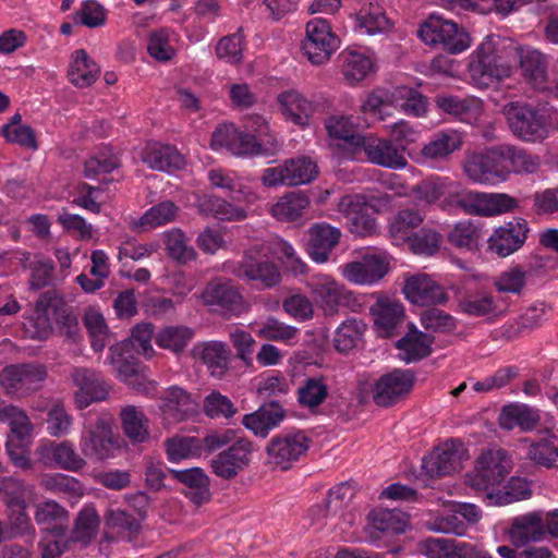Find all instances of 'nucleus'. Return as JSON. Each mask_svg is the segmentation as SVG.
<instances>
[{
	"label": "nucleus",
	"instance_id": "nucleus-1",
	"mask_svg": "<svg viewBox=\"0 0 558 558\" xmlns=\"http://www.w3.org/2000/svg\"><path fill=\"white\" fill-rule=\"evenodd\" d=\"M517 45L499 35H489L472 53L469 72L473 82L486 87L511 75Z\"/></svg>",
	"mask_w": 558,
	"mask_h": 558
},
{
	"label": "nucleus",
	"instance_id": "nucleus-2",
	"mask_svg": "<svg viewBox=\"0 0 558 558\" xmlns=\"http://www.w3.org/2000/svg\"><path fill=\"white\" fill-rule=\"evenodd\" d=\"M504 112L512 133L525 142L545 140L553 125L551 108L547 104L536 106L521 102H510Z\"/></svg>",
	"mask_w": 558,
	"mask_h": 558
},
{
	"label": "nucleus",
	"instance_id": "nucleus-3",
	"mask_svg": "<svg viewBox=\"0 0 558 558\" xmlns=\"http://www.w3.org/2000/svg\"><path fill=\"white\" fill-rule=\"evenodd\" d=\"M511 470V461L505 449L489 448L477 458L474 469L465 474V484L472 489L485 493L495 499L499 485Z\"/></svg>",
	"mask_w": 558,
	"mask_h": 558
},
{
	"label": "nucleus",
	"instance_id": "nucleus-4",
	"mask_svg": "<svg viewBox=\"0 0 558 558\" xmlns=\"http://www.w3.org/2000/svg\"><path fill=\"white\" fill-rule=\"evenodd\" d=\"M122 446L123 439L113 432L112 422L107 416H98L86 424L81 433V453L92 461L114 458Z\"/></svg>",
	"mask_w": 558,
	"mask_h": 558
},
{
	"label": "nucleus",
	"instance_id": "nucleus-5",
	"mask_svg": "<svg viewBox=\"0 0 558 558\" xmlns=\"http://www.w3.org/2000/svg\"><path fill=\"white\" fill-rule=\"evenodd\" d=\"M231 272L262 289L274 288L281 280L277 265L257 246L246 250Z\"/></svg>",
	"mask_w": 558,
	"mask_h": 558
},
{
	"label": "nucleus",
	"instance_id": "nucleus-6",
	"mask_svg": "<svg viewBox=\"0 0 558 558\" xmlns=\"http://www.w3.org/2000/svg\"><path fill=\"white\" fill-rule=\"evenodd\" d=\"M47 376L48 371L44 364H12L0 372V386L11 397L23 398L41 389Z\"/></svg>",
	"mask_w": 558,
	"mask_h": 558
},
{
	"label": "nucleus",
	"instance_id": "nucleus-7",
	"mask_svg": "<svg viewBox=\"0 0 558 558\" xmlns=\"http://www.w3.org/2000/svg\"><path fill=\"white\" fill-rule=\"evenodd\" d=\"M427 45H440L450 53H460L470 47V36L457 23L432 14L418 29Z\"/></svg>",
	"mask_w": 558,
	"mask_h": 558
},
{
	"label": "nucleus",
	"instance_id": "nucleus-8",
	"mask_svg": "<svg viewBox=\"0 0 558 558\" xmlns=\"http://www.w3.org/2000/svg\"><path fill=\"white\" fill-rule=\"evenodd\" d=\"M339 47L340 39L327 20L314 17L306 23L302 50L311 63H326Z\"/></svg>",
	"mask_w": 558,
	"mask_h": 558
},
{
	"label": "nucleus",
	"instance_id": "nucleus-9",
	"mask_svg": "<svg viewBox=\"0 0 558 558\" xmlns=\"http://www.w3.org/2000/svg\"><path fill=\"white\" fill-rule=\"evenodd\" d=\"M456 208L469 215L490 217L513 210L518 202L505 193H480L463 190L460 186Z\"/></svg>",
	"mask_w": 558,
	"mask_h": 558
},
{
	"label": "nucleus",
	"instance_id": "nucleus-10",
	"mask_svg": "<svg viewBox=\"0 0 558 558\" xmlns=\"http://www.w3.org/2000/svg\"><path fill=\"white\" fill-rule=\"evenodd\" d=\"M204 304L226 316H239L245 311V300L231 280L209 281L201 295Z\"/></svg>",
	"mask_w": 558,
	"mask_h": 558
},
{
	"label": "nucleus",
	"instance_id": "nucleus-11",
	"mask_svg": "<svg viewBox=\"0 0 558 558\" xmlns=\"http://www.w3.org/2000/svg\"><path fill=\"white\" fill-rule=\"evenodd\" d=\"M462 136L454 130H442L434 133L428 142L414 150L411 158L423 166L437 167L448 161L454 151L460 150Z\"/></svg>",
	"mask_w": 558,
	"mask_h": 558
},
{
	"label": "nucleus",
	"instance_id": "nucleus-12",
	"mask_svg": "<svg viewBox=\"0 0 558 558\" xmlns=\"http://www.w3.org/2000/svg\"><path fill=\"white\" fill-rule=\"evenodd\" d=\"M414 381L415 376L411 369H393L374 383L372 399L379 407H391L410 393Z\"/></svg>",
	"mask_w": 558,
	"mask_h": 558
},
{
	"label": "nucleus",
	"instance_id": "nucleus-13",
	"mask_svg": "<svg viewBox=\"0 0 558 558\" xmlns=\"http://www.w3.org/2000/svg\"><path fill=\"white\" fill-rule=\"evenodd\" d=\"M311 439L304 432L282 433L271 438L267 446L269 463L288 470L308 450Z\"/></svg>",
	"mask_w": 558,
	"mask_h": 558
},
{
	"label": "nucleus",
	"instance_id": "nucleus-14",
	"mask_svg": "<svg viewBox=\"0 0 558 558\" xmlns=\"http://www.w3.org/2000/svg\"><path fill=\"white\" fill-rule=\"evenodd\" d=\"M308 286L316 303L327 316L337 314L341 307L350 306L355 300L352 292L326 275L312 277Z\"/></svg>",
	"mask_w": 558,
	"mask_h": 558
},
{
	"label": "nucleus",
	"instance_id": "nucleus-15",
	"mask_svg": "<svg viewBox=\"0 0 558 558\" xmlns=\"http://www.w3.org/2000/svg\"><path fill=\"white\" fill-rule=\"evenodd\" d=\"M253 442L239 438L210 461L213 473L223 480H232L251 463Z\"/></svg>",
	"mask_w": 558,
	"mask_h": 558
},
{
	"label": "nucleus",
	"instance_id": "nucleus-16",
	"mask_svg": "<svg viewBox=\"0 0 558 558\" xmlns=\"http://www.w3.org/2000/svg\"><path fill=\"white\" fill-rule=\"evenodd\" d=\"M70 377L76 387L74 400L77 409L83 410L94 402L107 399L110 386L98 372L87 367H75Z\"/></svg>",
	"mask_w": 558,
	"mask_h": 558
},
{
	"label": "nucleus",
	"instance_id": "nucleus-17",
	"mask_svg": "<svg viewBox=\"0 0 558 558\" xmlns=\"http://www.w3.org/2000/svg\"><path fill=\"white\" fill-rule=\"evenodd\" d=\"M389 271V258L385 253L373 252L363 254L359 260L348 263L343 267V276L356 284H373L383 279Z\"/></svg>",
	"mask_w": 558,
	"mask_h": 558
},
{
	"label": "nucleus",
	"instance_id": "nucleus-18",
	"mask_svg": "<svg viewBox=\"0 0 558 558\" xmlns=\"http://www.w3.org/2000/svg\"><path fill=\"white\" fill-rule=\"evenodd\" d=\"M464 456L462 441L449 439L423 459V468L430 476H446L462 468Z\"/></svg>",
	"mask_w": 558,
	"mask_h": 558
},
{
	"label": "nucleus",
	"instance_id": "nucleus-19",
	"mask_svg": "<svg viewBox=\"0 0 558 558\" xmlns=\"http://www.w3.org/2000/svg\"><path fill=\"white\" fill-rule=\"evenodd\" d=\"M529 231L525 219L513 218L494 230L487 240L488 250L499 257H507L523 246Z\"/></svg>",
	"mask_w": 558,
	"mask_h": 558
},
{
	"label": "nucleus",
	"instance_id": "nucleus-20",
	"mask_svg": "<svg viewBox=\"0 0 558 558\" xmlns=\"http://www.w3.org/2000/svg\"><path fill=\"white\" fill-rule=\"evenodd\" d=\"M463 169L468 178L475 183L496 184L508 178V171L496 151L469 155Z\"/></svg>",
	"mask_w": 558,
	"mask_h": 558
},
{
	"label": "nucleus",
	"instance_id": "nucleus-21",
	"mask_svg": "<svg viewBox=\"0 0 558 558\" xmlns=\"http://www.w3.org/2000/svg\"><path fill=\"white\" fill-rule=\"evenodd\" d=\"M360 147L364 149L367 159L374 165L395 170L404 169L408 166L404 156L405 147L391 140L365 136Z\"/></svg>",
	"mask_w": 558,
	"mask_h": 558
},
{
	"label": "nucleus",
	"instance_id": "nucleus-22",
	"mask_svg": "<svg viewBox=\"0 0 558 558\" xmlns=\"http://www.w3.org/2000/svg\"><path fill=\"white\" fill-rule=\"evenodd\" d=\"M543 510L526 512L513 517L506 530L510 543L514 547H525L530 543L544 541Z\"/></svg>",
	"mask_w": 558,
	"mask_h": 558
},
{
	"label": "nucleus",
	"instance_id": "nucleus-23",
	"mask_svg": "<svg viewBox=\"0 0 558 558\" xmlns=\"http://www.w3.org/2000/svg\"><path fill=\"white\" fill-rule=\"evenodd\" d=\"M515 59L519 60L521 75L534 89L547 88L548 59L544 53L530 46H517Z\"/></svg>",
	"mask_w": 558,
	"mask_h": 558
},
{
	"label": "nucleus",
	"instance_id": "nucleus-24",
	"mask_svg": "<svg viewBox=\"0 0 558 558\" xmlns=\"http://www.w3.org/2000/svg\"><path fill=\"white\" fill-rule=\"evenodd\" d=\"M306 251L319 264L326 263L338 245L341 231L326 222H317L307 230Z\"/></svg>",
	"mask_w": 558,
	"mask_h": 558
},
{
	"label": "nucleus",
	"instance_id": "nucleus-25",
	"mask_svg": "<svg viewBox=\"0 0 558 558\" xmlns=\"http://www.w3.org/2000/svg\"><path fill=\"white\" fill-rule=\"evenodd\" d=\"M403 293L411 303L422 306L442 304L448 300L445 289L427 275L410 277L404 283Z\"/></svg>",
	"mask_w": 558,
	"mask_h": 558
},
{
	"label": "nucleus",
	"instance_id": "nucleus-26",
	"mask_svg": "<svg viewBox=\"0 0 558 558\" xmlns=\"http://www.w3.org/2000/svg\"><path fill=\"white\" fill-rule=\"evenodd\" d=\"M110 363L113 365L118 377L130 386L141 389L144 385L145 376L143 375L144 366L128 349V343H117L111 345Z\"/></svg>",
	"mask_w": 558,
	"mask_h": 558
},
{
	"label": "nucleus",
	"instance_id": "nucleus-27",
	"mask_svg": "<svg viewBox=\"0 0 558 558\" xmlns=\"http://www.w3.org/2000/svg\"><path fill=\"white\" fill-rule=\"evenodd\" d=\"M461 184L449 178H435L423 181L414 191L416 197L427 204H434L442 199L444 209H454V201L458 198Z\"/></svg>",
	"mask_w": 558,
	"mask_h": 558
},
{
	"label": "nucleus",
	"instance_id": "nucleus-28",
	"mask_svg": "<svg viewBox=\"0 0 558 558\" xmlns=\"http://www.w3.org/2000/svg\"><path fill=\"white\" fill-rule=\"evenodd\" d=\"M159 410L166 422L175 424L196 413V403L191 395L180 387H170L160 398Z\"/></svg>",
	"mask_w": 558,
	"mask_h": 558
},
{
	"label": "nucleus",
	"instance_id": "nucleus-29",
	"mask_svg": "<svg viewBox=\"0 0 558 558\" xmlns=\"http://www.w3.org/2000/svg\"><path fill=\"white\" fill-rule=\"evenodd\" d=\"M40 460L45 464L56 463L63 470L77 472L85 468L86 460L81 457L72 442H50L38 448Z\"/></svg>",
	"mask_w": 558,
	"mask_h": 558
},
{
	"label": "nucleus",
	"instance_id": "nucleus-30",
	"mask_svg": "<svg viewBox=\"0 0 558 558\" xmlns=\"http://www.w3.org/2000/svg\"><path fill=\"white\" fill-rule=\"evenodd\" d=\"M141 157L149 168L159 171L178 170L185 163L184 157L174 146L157 142L148 143L143 148Z\"/></svg>",
	"mask_w": 558,
	"mask_h": 558
},
{
	"label": "nucleus",
	"instance_id": "nucleus-31",
	"mask_svg": "<svg viewBox=\"0 0 558 558\" xmlns=\"http://www.w3.org/2000/svg\"><path fill=\"white\" fill-rule=\"evenodd\" d=\"M192 354L207 366L213 377L221 378L228 371L230 351L223 342H199L194 345Z\"/></svg>",
	"mask_w": 558,
	"mask_h": 558
},
{
	"label": "nucleus",
	"instance_id": "nucleus-32",
	"mask_svg": "<svg viewBox=\"0 0 558 558\" xmlns=\"http://www.w3.org/2000/svg\"><path fill=\"white\" fill-rule=\"evenodd\" d=\"M376 327L384 337H391L404 317L403 305L387 296H379L369 307Z\"/></svg>",
	"mask_w": 558,
	"mask_h": 558
},
{
	"label": "nucleus",
	"instance_id": "nucleus-33",
	"mask_svg": "<svg viewBox=\"0 0 558 558\" xmlns=\"http://www.w3.org/2000/svg\"><path fill=\"white\" fill-rule=\"evenodd\" d=\"M283 418L282 408L277 402H269L255 412L245 414L242 424L255 435L266 437Z\"/></svg>",
	"mask_w": 558,
	"mask_h": 558
},
{
	"label": "nucleus",
	"instance_id": "nucleus-34",
	"mask_svg": "<svg viewBox=\"0 0 558 558\" xmlns=\"http://www.w3.org/2000/svg\"><path fill=\"white\" fill-rule=\"evenodd\" d=\"M100 75L99 65L84 49L75 50L68 70L69 81L80 88L89 87Z\"/></svg>",
	"mask_w": 558,
	"mask_h": 558
},
{
	"label": "nucleus",
	"instance_id": "nucleus-35",
	"mask_svg": "<svg viewBox=\"0 0 558 558\" xmlns=\"http://www.w3.org/2000/svg\"><path fill=\"white\" fill-rule=\"evenodd\" d=\"M539 420L541 416L536 410L519 403L505 405L499 414V425L508 430L517 426L523 430H531L538 425Z\"/></svg>",
	"mask_w": 558,
	"mask_h": 558
},
{
	"label": "nucleus",
	"instance_id": "nucleus-36",
	"mask_svg": "<svg viewBox=\"0 0 558 558\" xmlns=\"http://www.w3.org/2000/svg\"><path fill=\"white\" fill-rule=\"evenodd\" d=\"M124 435L133 445L143 444L150 438L149 422L145 413L135 405H126L120 412Z\"/></svg>",
	"mask_w": 558,
	"mask_h": 558
},
{
	"label": "nucleus",
	"instance_id": "nucleus-37",
	"mask_svg": "<svg viewBox=\"0 0 558 558\" xmlns=\"http://www.w3.org/2000/svg\"><path fill=\"white\" fill-rule=\"evenodd\" d=\"M367 325L357 318H349L343 322L336 330L333 343L340 353H348L357 349L363 343V336Z\"/></svg>",
	"mask_w": 558,
	"mask_h": 558
},
{
	"label": "nucleus",
	"instance_id": "nucleus-38",
	"mask_svg": "<svg viewBox=\"0 0 558 558\" xmlns=\"http://www.w3.org/2000/svg\"><path fill=\"white\" fill-rule=\"evenodd\" d=\"M198 209L201 214L213 216L219 220L239 221L246 218V213L243 208L234 206L215 195H204L198 198Z\"/></svg>",
	"mask_w": 558,
	"mask_h": 558
},
{
	"label": "nucleus",
	"instance_id": "nucleus-39",
	"mask_svg": "<svg viewBox=\"0 0 558 558\" xmlns=\"http://www.w3.org/2000/svg\"><path fill=\"white\" fill-rule=\"evenodd\" d=\"M310 197L304 192H290L271 207V214L280 221H295L310 206Z\"/></svg>",
	"mask_w": 558,
	"mask_h": 558
},
{
	"label": "nucleus",
	"instance_id": "nucleus-40",
	"mask_svg": "<svg viewBox=\"0 0 558 558\" xmlns=\"http://www.w3.org/2000/svg\"><path fill=\"white\" fill-rule=\"evenodd\" d=\"M163 243L168 256L178 264L185 265L197 257V253L190 244L189 238L179 228L163 232Z\"/></svg>",
	"mask_w": 558,
	"mask_h": 558
},
{
	"label": "nucleus",
	"instance_id": "nucleus-41",
	"mask_svg": "<svg viewBox=\"0 0 558 558\" xmlns=\"http://www.w3.org/2000/svg\"><path fill=\"white\" fill-rule=\"evenodd\" d=\"M283 114L298 125H306L312 113V104L296 90H287L278 96Z\"/></svg>",
	"mask_w": 558,
	"mask_h": 558
},
{
	"label": "nucleus",
	"instance_id": "nucleus-42",
	"mask_svg": "<svg viewBox=\"0 0 558 558\" xmlns=\"http://www.w3.org/2000/svg\"><path fill=\"white\" fill-rule=\"evenodd\" d=\"M425 548L430 558H470L472 553V544L441 537L426 539Z\"/></svg>",
	"mask_w": 558,
	"mask_h": 558
},
{
	"label": "nucleus",
	"instance_id": "nucleus-43",
	"mask_svg": "<svg viewBox=\"0 0 558 558\" xmlns=\"http://www.w3.org/2000/svg\"><path fill=\"white\" fill-rule=\"evenodd\" d=\"M373 529L389 534L403 533L408 526V515L396 509H375L368 514Z\"/></svg>",
	"mask_w": 558,
	"mask_h": 558
},
{
	"label": "nucleus",
	"instance_id": "nucleus-44",
	"mask_svg": "<svg viewBox=\"0 0 558 558\" xmlns=\"http://www.w3.org/2000/svg\"><path fill=\"white\" fill-rule=\"evenodd\" d=\"M99 523L100 520L96 509L92 506L84 507L77 513L71 539L83 545L92 543L97 536Z\"/></svg>",
	"mask_w": 558,
	"mask_h": 558
},
{
	"label": "nucleus",
	"instance_id": "nucleus-45",
	"mask_svg": "<svg viewBox=\"0 0 558 558\" xmlns=\"http://www.w3.org/2000/svg\"><path fill=\"white\" fill-rule=\"evenodd\" d=\"M208 179L213 186L225 190L235 201L252 202L255 199V194L248 186L244 185L234 175L226 173L220 169L210 170Z\"/></svg>",
	"mask_w": 558,
	"mask_h": 558
},
{
	"label": "nucleus",
	"instance_id": "nucleus-46",
	"mask_svg": "<svg viewBox=\"0 0 558 558\" xmlns=\"http://www.w3.org/2000/svg\"><path fill=\"white\" fill-rule=\"evenodd\" d=\"M287 169L289 186L306 184L316 179L317 165L307 156H298L283 161Z\"/></svg>",
	"mask_w": 558,
	"mask_h": 558
},
{
	"label": "nucleus",
	"instance_id": "nucleus-47",
	"mask_svg": "<svg viewBox=\"0 0 558 558\" xmlns=\"http://www.w3.org/2000/svg\"><path fill=\"white\" fill-rule=\"evenodd\" d=\"M255 332L265 340L284 342L291 345L299 335V329L275 317H268L265 322L256 325Z\"/></svg>",
	"mask_w": 558,
	"mask_h": 558
},
{
	"label": "nucleus",
	"instance_id": "nucleus-48",
	"mask_svg": "<svg viewBox=\"0 0 558 558\" xmlns=\"http://www.w3.org/2000/svg\"><path fill=\"white\" fill-rule=\"evenodd\" d=\"M59 302L60 298L54 289L47 290L39 295L36 301L37 319L35 322H31L37 330L32 335V337L43 340L49 336L51 327L46 313L51 307L56 308Z\"/></svg>",
	"mask_w": 558,
	"mask_h": 558
},
{
	"label": "nucleus",
	"instance_id": "nucleus-49",
	"mask_svg": "<svg viewBox=\"0 0 558 558\" xmlns=\"http://www.w3.org/2000/svg\"><path fill=\"white\" fill-rule=\"evenodd\" d=\"M328 397V386L324 377H311L304 380L298 389V401L301 407L313 410L325 402Z\"/></svg>",
	"mask_w": 558,
	"mask_h": 558
},
{
	"label": "nucleus",
	"instance_id": "nucleus-50",
	"mask_svg": "<svg viewBox=\"0 0 558 558\" xmlns=\"http://www.w3.org/2000/svg\"><path fill=\"white\" fill-rule=\"evenodd\" d=\"M433 341V336L424 332H416L400 339L397 342V348L403 351V360L410 363L420 361L429 355Z\"/></svg>",
	"mask_w": 558,
	"mask_h": 558
},
{
	"label": "nucleus",
	"instance_id": "nucleus-51",
	"mask_svg": "<svg viewBox=\"0 0 558 558\" xmlns=\"http://www.w3.org/2000/svg\"><path fill=\"white\" fill-rule=\"evenodd\" d=\"M499 156L510 162L515 173H534L541 166L538 156L511 145L501 146Z\"/></svg>",
	"mask_w": 558,
	"mask_h": 558
},
{
	"label": "nucleus",
	"instance_id": "nucleus-52",
	"mask_svg": "<svg viewBox=\"0 0 558 558\" xmlns=\"http://www.w3.org/2000/svg\"><path fill=\"white\" fill-rule=\"evenodd\" d=\"M326 130L330 137L344 141L351 146L360 147L365 136L361 135L351 118L332 116L326 120Z\"/></svg>",
	"mask_w": 558,
	"mask_h": 558
},
{
	"label": "nucleus",
	"instance_id": "nucleus-53",
	"mask_svg": "<svg viewBox=\"0 0 558 558\" xmlns=\"http://www.w3.org/2000/svg\"><path fill=\"white\" fill-rule=\"evenodd\" d=\"M194 336L193 329L185 326H169L161 329L156 336V343L174 353L182 352Z\"/></svg>",
	"mask_w": 558,
	"mask_h": 558
},
{
	"label": "nucleus",
	"instance_id": "nucleus-54",
	"mask_svg": "<svg viewBox=\"0 0 558 558\" xmlns=\"http://www.w3.org/2000/svg\"><path fill=\"white\" fill-rule=\"evenodd\" d=\"M342 63V73L351 82H360L372 70V61L368 57L356 51H343L339 56Z\"/></svg>",
	"mask_w": 558,
	"mask_h": 558
},
{
	"label": "nucleus",
	"instance_id": "nucleus-55",
	"mask_svg": "<svg viewBox=\"0 0 558 558\" xmlns=\"http://www.w3.org/2000/svg\"><path fill=\"white\" fill-rule=\"evenodd\" d=\"M392 100L407 114L420 117L426 111V98L420 92L411 87H396L392 92Z\"/></svg>",
	"mask_w": 558,
	"mask_h": 558
},
{
	"label": "nucleus",
	"instance_id": "nucleus-56",
	"mask_svg": "<svg viewBox=\"0 0 558 558\" xmlns=\"http://www.w3.org/2000/svg\"><path fill=\"white\" fill-rule=\"evenodd\" d=\"M168 459L177 462L192 457H201V438L175 436L166 440Z\"/></svg>",
	"mask_w": 558,
	"mask_h": 558
},
{
	"label": "nucleus",
	"instance_id": "nucleus-57",
	"mask_svg": "<svg viewBox=\"0 0 558 558\" xmlns=\"http://www.w3.org/2000/svg\"><path fill=\"white\" fill-rule=\"evenodd\" d=\"M106 526L114 531L121 537L129 539L141 530L140 521L130 512L122 509H110L106 513Z\"/></svg>",
	"mask_w": 558,
	"mask_h": 558
},
{
	"label": "nucleus",
	"instance_id": "nucleus-58",
	"mask_svg": "<svg viewBox=\"0 0 558 558\" xmlns=\"http://www.w3.org/2000/svg\"><path fill=\"white\" fill-rule=\"evenodd\" d=\"M460 310L474 317L500 316L502 311L499 310L493 296L488 294L471 295L460 301Z\"/></svg>",
	"mask_w": 558,
	"mask_h": 558
},
{
	"label": "nucleus",
	"instance_id": "nucleus-59",
	"mask_svg": "<svg viewBox=\"0 0 558 558\" xmlns=\"http://www.w3.org/2000/svg\"><path fill=\"white\" fill-rule=\"evenodd\" d=\"M179 213V207L172 201H163L150 207L140 219L141 227L154 229L172 222Z\"/></svg>",
	"mask_w": 558,
	"mask_h": 558
},
{
	"label": "nucleus",
	"instance_id": "nucleus-60",
	"mask_svg": "<svg viewBox=\"0 0 558 558\" xmlns=\"http://www.w3.org/2000/svg\"><path fill=\"white\" fill-rule=\"evenodd\" d=\"M83 320L90 337L92 348L96 352L102 351L109 339V330L102 314L95 310H88Z\"/></svg>",
	"mask_w": 558,
	"mask_h": 558
},
{
	"label": "nucleus",
	"instance_id": "nucleus-61",
	"mask_svg": "<svg viewBox=\"0 0 558 558\" xmlns=\"http://www.w3.org/2000/svg\"><path fill=\"white\" fill-rule=\"evenodd\" d=\"M69 512L57 501L47 500L36 506L35 521L39 525H45L49 531L52 527L64 526L68 521Z\"/></svg>",
	"mask_w": 558,
	"mask_h": 558
},
{
	"label": "nucleus",
	"instance_id": "nucleus-62",
	"mask_svg": "<svg viewBox=\"0 0 558 558\" xmlns=\"http://www.w3.org/2000/svg\"><path fill=\"white\" fill-rule=\"evenodd\" d=\"M155 336L154 325L150 323L137 324L132 328L130 338L121 341L120 343H128V349L131 352L134 350L138 354L151 356L154 349L151 340Z\"/></svg>",
	"mask_w": 558,
	"mask_h": 558
},
{
	"label": "nucleus",
	"instance_id": "nucleus-63",
	"mask_svg": "<svg viewBox=\"0 0 558 558\" xmlns=\"http://www.w3.org/2000/svg\"><path fill=\"white\" fill-rule=\"evenodd\" d=\"M0 420L8 423L12 434L23 440L31 435L33 425L26 413L15 405H5L0 410Z\"/></svg>",
	"mask_w": 558,
	"mask_h": 558
},
{
	"label": "nucleus",
	"instance_id": "nucleus-64",
	"mask_svg": "<svg viewBox=\"0 0 558 558\" xmlns=\"http://www.w3.org/2000/svg\"><path fill=\"white\" fill-rule=\"evenodd\" d=\"M203 410L210 418H231L238 409L229 397L219 391H211L203 400Z\"/></svg>",
	"mask_w": 558,
	"mask_h": 558
}]
</instances>
